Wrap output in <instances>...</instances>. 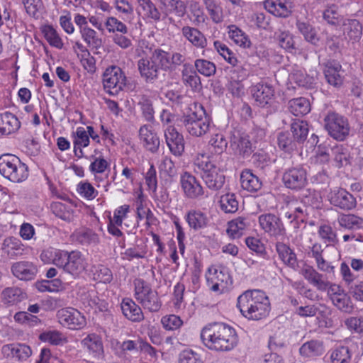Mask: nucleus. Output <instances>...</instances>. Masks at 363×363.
<instances>
[{
	"mask_svg": "<svg viewBox=\"0 0 363 363\" xmlns=\"http://www.w3.org/2000/svg\"><path fill=\"white\" fill-rule=\"evenodd\" d=\"M135 298L144 309L157 312L161 308V301L157 292L150 285L141 279L134 280Z\"/></svg>",
	"mask_w": 363,
	"mask_h": 363,
	"instance_id": "7",
	"label": "nucleus"
},
{
	"mask_svg": "<svg viewBox=\"0 0 363 363\" xmlns=\"http://www.w3.org/2000/svg\"><path fill=\"white\" fill-rule=\"evenodd\" d=\"M59 323L71 330H79L86 324L84 316L77 309L71 307L59 310L57 313Z\"/></svg>",
	"mask_w": 363,
	"mask_h": 363,
	"instance_id": "10",
	"label": "nucleus"
},
{
	"mask_svg": "<svg viewBox=\"0 0 363 363\" xmlns=\"http://www.w3.org/2000/svg\"><path fill=\"white\" fill-rule=\"evenodd\" d=\"M341 68V65L337 62H330L326 65L324 69V74L330 84L334 86H338L342 84Z\"/></svg>",
	"mask_w": 363,
	"mask_h": 363,
	"instance_id": "34",
	"label": "nucleus"
},
{
	"mask_svg": "<svg viewBox=\"0 0 363 363\" xmlns=\"http://www.w3.org/2000/svg\"><path fill=\"white\" fill-rule=\"evenodd\" d=\"M328 295L333 304L340 311L350 314L354 311V304L350 296L337 285L328 288Z\"/></svg>",
	"mask_w": 363,
	"mask_h": 363,
	"instance_id": "13",
	"label": "nucleus"
},
{
	"mask_svg": "<svg viewBox=\"0 0 363 363\" xmlns=\"http://www.w3.org/2000/svg\"><path fill=\"white\" fill-rule=\"evenodd\" d=\"M11 272L20 280L28 281L35 277L38 269L33 262L21 261L12 264Z\"/></svg>",
	"mask_w": 363,
	"mask_h": 363,
	"instance_id": "22",
	"label": "nucleus"
},
{
	"mask_svg": "<svg viewBox=\"0 0 363 363\" xmlns=\"http://www.w3.org/2000/svg\"><path fill=\"white\" fill-rule=\"evenodd\" d=\"M1 352L6 358H16L18 361L26 360L32 354L30 347L24 344L11 343L4 345Z\"/></svg>",
	"mask_w": 363,
	"mask_h": 363,
	"instance_id": "19",
	"label": "nucleus"
},
{
	"mask_svg": "<svg viewBox=\"0 0 363 363\" xmlns=\"http://www.w3.org/2000/svg\"><path fill=\"white\" fill-rule=\"evenodd\" d=\"M214 47L218 52L232 66L237 65L238 59L235 54L223 43L220 41L214 42Z\"/></svg>",
	"mask_w": 363,
	"mask_h": 363,
	"instance_id": "58",
	"label": "nucleus"
},
{
	"mask_svg": "<svg viewBox=\"0 0 363 363\" xmlns=\"http://www.w3.org/2000/svg\"><path fill=\"white\" fill-rule=\"evenodd\" d=\"M24 298L25 294L18 287H7L1 292V300L5 304L14 305Z\"/></svg>",
	"mask_w": 363,
	"mask_h": 363,
	"instance_id": "41",
	"label": "nucleus"
},
{
	"mask_svg": "<svg viewBox=\"0 0 363 363\" xmlns=\"http://www.w3.org/2000/svg\"><path fill=\"white\" fill-rule=\"evenodd\" d=\"M296 26L306 41L313 44H315L318 41L317 32L311 23L306 21L298 20Z\"/></svg>",
	"mask_w": 363,
	"mask_h": 363,
	"instance_id": "45",
	"label": "nucleus"
},
{
	"mask_svg": "<svg viewBox=\"0 0 363 363\" xmlns=\"http://www.w3.org/2000/svg\"><path fill=\"white\" fill-rule=\"evenodd\" d=\"M276 250L279 258L290 267L295 268L297 266L296 257L293 250L286 244L278 242L276 244Z\"/></svg>",
	"mask_w": 363,
	"mask_h": 363,
	"instance_id": "36",
	"label": "nucleus"
},
{
	"mask_svg": "<svg viewBox=\"0 0 363 363\" xmlns=\"http://www.w3.org/2000/svg\"><path fill=\"white\" fill-rule=\"evenodd\" d=\"M279 147L285 152H291L296 149L298 143L288 132H281L277 135Z\"/></svg>",
	"mask_w": 363,
	"mask_h": 363,
	"instance_id": "47",
	"label": "nucleus"
},
{
	"mask_svg": "<svg viewBox=\"0 0 363 363\" xmlns=\"http://www.w3.org/2000/svg\"><path fill=\"white\" fill-rule=\"evenodd\" d=\"M209 145L216 154L220 155L225 150L228 143L223 134L216 133L211 137Z\"/></svg>",
	"mask_w": 363,
	"mask_h": 363,
	"instance_id": "62",
	"label": "nucleus"
},
{
	"mask_svg": "<svg viewBox=\"0 0 363 363\" xmlns=\"http://www.w3.org/2000/svg\"><path fill=\"white\" fill-rule=\"evenodd\" d=\"M139 137L143 147L151 152L157 151L160 147V139L152 128L149 125H143L139 130Z\"/></svg>",
	"mask_w": 363,
	"mask_h": 363,
	"instance_id": "20",
	"label": "nucleus"
},
{
	"mask_svg": "<svg viewBox=\"0 0 363 363\" xmlns=\"http://www.w3.org/2000/svg\"><path fill=\"white\" fill-rule=\"evenodd\" d=\"M324 352L323 343L318 340H311L304 343L299 350L301 356L313 358L321 355Z\"/></svg>",
	"mask_w": 363,
	"mask_h": 363,
	"instance_id": "38",
	"label": "nucleus"
},
{
	"mask_svg": "<svg viewBox=\"0 0 363 363\" xmlns=\"http://www.w3.org/2000/svg\"><path fill=\"white\" fill-rule=\"evenodd\" d=\"M237 306L241 313L250 320H258L267 317L270 303L264 292L259 290L247 291L238 298Z\"/></svg>",
	"mask_w": 363,
	"mask_h": 363,
	"instance_id": "2",
	"label": "nucleus"
},
{
	"mask_svg": "<svg viewBox=\"0 0 363 363\" xmlns=\"http://www.w3.org/2000/svg\"><path fill=\"white\" fill-rule=\"evenodd\" d=\"M82 344L84 348H86L89 352L94 357L99 356L103 353V344L101 337L96 334L92 333L88 335L83 340Z\"/></svg>",
	"mask_w": 363,
	"mask_h": 363,
	"instance_id": "40",
	"label": "nucleus"
},
{
	"mask_svg": "<svg viewBox=\"0 0 363 363\" xmlns=\"http://www.w3.org/2000/svg\"><path fill=\"white\" fill-rule=\"evenodd\" d=\"M123 314L133 322H140L144 319L143 313L140 307L131 298H125L121 303Z\"/></svg>",
	"mask_w": 363,
	"mask_h": 363,
	"instance_id": "26",
	"label": "nucleus"
},
{
	"mask_svg": "<svg viewBox=\"0 0 363 363\" xmlns=\"http://www.w3.org/2000/svg\"><path fill=\"white\" fill-rule=\"evenodd\" d=\"M325 128L333 139L345 140L350 134V125L348 119L335 112H329L324 118Z\"/></svg>",
	"mask_w": 363,
	"mask_h": 363,
	"instance_id": "8",
	"label": "nucleus"
},
{
	"mask_svg": "<svg viewBox=\"0 0 363 363\" xmlns=\"http://www.w3.org/2000/svg\"><path fill=\"white\" fill-rule=\"evenodd\" d=\"M182 80L186 85L194 89H197L201 86L200 77L191 67L186 65H184L182 70Z\"/></svg>",
	"mask_w": 363,
	"mask_h": 363,
	"instance_id": "50",
	"label": "nucleus"
},
{
	"mask_svg": "<svg viewBox=\"0 0 363 363\" xmlns=\"http://www.w3.org/2000/svg\"><path fill=\"white\" fill-rule=\"evenodd\" d=\"M282 180L286 187L293 190H300L308 183L307 172L301 167H291L285 171Z\"/></svg>",
	"mask_w": 363,
	"mask_h": 363,
	"instance_id": "14",
	"label": "nucleus"
},
{
	"mask_svg": "<svg viewBox=\"0 0 363 363\" xmlns=\"http://www.w3.org/2000/svg\"><path fill=\"white\" fill-rule=\"evenodd\" d=\"M184 218L189 228L195 231L207 228L210 223L208 215L200 209L189 210Z\"/></svg>",
	"mask_w": 363,
	"mask_h": 363,
	"instance_id": "21",
	"label": "nucleus"
},
{
	"mask_svg": "<svg viewBox=\"0 0 363 363\" xmlns=\"http://www.w3.org/2000/svg\"><path fill=\"white\" fill-rule=\"evenodd\" d=\"M52 213L60 218L69 220L72 218L70 208L61 202H52L50 206Z\"/></svg>",
	"mask_w": 363,
	"mask_h": 363,
	"instance_id": "61",
	"label": "nucleus"
},
{
	"mask_svg": "<svg viewBox=\"0 0 363 363\" xmlns=\"http://www.w3.org/2000/svg\"><path fill=\"white\" fill-rule=\"evenodd\" d=\"M189 110L190 112L184 114L181 119L186 131L195 137H201L210 131L212 123L203 107L194 104Z\"/></svg>",
	"mask_w": 363,
	"mask_h": 363,
	"instance_id": "4",
	"label": "nucleus"
},
{
	"mask_svg": "<svg viewBox=\"0 0 363 363\" xmlns=\"http://www.w3.org/2000/svg\"><path fill=\"white\" fill-rule=\"evenodd\" d=\"M62 269L71 274L74 278L78 277L86 269V259L79 251L68 252Z\"/></svg>",
	"mask_w": 363,
	"mask_h": 363,
	"instance_id": "15",
	"label": "nucleus"
},
{
	"mask_svg": "<svg viewBox=\"0 0 363 363\" xmlns=\"http://www.w3.org/2000/svg\"><path fill=\"white\" fill-rule=\"evenodd\" d=\"M206 8L214 23H220L223 20L222 9L216 4L214 0H203Z\"/></svg>",
	"mask_w": 363,
	"mask_h": 363,
	"instance_id": "60",
	"label": "nucleus"
},
{
	"mask_svg": "<svg viewBox=\"0 0 363 363\" xmlns=\"http://www.w3.org/2000/svg\"><path fill=\"white\" fill-rule=\"evenodd\" d=\"M164 137L170 152L175 156H181L184 151L183 135L173 125H169L164 130Z\"/></svg>",
	"mask_w": 363,
	"mask_h": 363,
	"instance_id": "18",
	"label": "nucleus"
},
{
	"mask_svg": "<svg viewBox=\"0 0 363 363\" xmlns=\"http://www.w3.org/2000/svg\"><path fill=\"white\" fill-rule=\"evenodd\" d=\"M42 32L45 39L51 46L57 48H62V41L52 26H45L42 29Z\"/></svg>",
	"mask_w": 363,
	"mask_h": 363,
	"instance_id": "56",
	"label": "nucleus"
},
{
	"mask_svg": "<svg viewBox=\"0 0 363 363\" xmlns=\"http://www.w3.org/2000/svg\"><path fill=\"white\" fill-rule=\"evenodd\" d=\"M80 33L89 48L98 50L102 46V40L98 37L97 33L94 29L87 28L81 31Z\"/></svg>",
	"mask_w": 363,
	"mask_h": 363,
	"instance_id": "52",
	"label": "nucleus"
},
{
	"mask_svg": "<svg viewBox=\"0 0 363 363\" xmlns=\"http://www.w3.org/2000/svg\"><path fill=\"white\" fill-rule=\"evenodd\" d=\"M289 79L299 86L311 88L315 83V77L313 75L306 74L304 70L295 69L289 75Z\"/></svg>",
	"mask_w": 363,
	"mask_h": 363,
	"instance_id": "37",
	"label": "nucleus"
},
{
	"mask_svg": "<svg viewBox=\"0 0 363 363\" xmlns=\"http://www.w3.org/2000/svg\"><path fill=\"white\" fill-rule=\"evenodd\" d=\"M351 355L347 347L340 346L335 348L331 353L330 359L333 363H347Z\"/></svg>",
	"mask_w": 363,
	"mask_h": 363,
	"instance_id": "59",
	"label": "nucleus"
},
{
	"mask_svg": "<svg viewBox=\"0 0 363 363\" xmlns=\"http://www.w3.org/2000/svg\"><path fill=\"white\" fill-rule=\"evenodd\" d=\"M76 240L82 245H96L99 243V237L89 229L80 230L74 233Z\"/></svg>",
	"mask_w": 363,
	"mask_h": 363,
	"instance_id": "48",
	"label": "nucleus"
},
{
	"mask_svg": "<svg viewBox=\"0 0 363 363\" xmlns=\"http://www.w3.org/2000/svg\"><path fill=\"white\" fill-rule=\"evenodd\" d=\"M145 17L154 22L162 19V13L151 0H136Z\"/></svg>",
	"mask_w": 363,
	"mask_h": 363,
	"instance_id": "35",
	"label": "nucleus"
},
{
	"mask_svg": "<svg viewBox=\"0 0 363 363\" xmlns=\"http://www.w3.org/2000/svg\"><path fill=\"white\" fill-rule=\"evenodd\" d=\"M151 60L157 65L159 69L170 68V54L161 49H156L151 55Z\"/></svg>",
	"mask_w": 363,
	"mask_h": 363,
	"instance_id": "49",
	"label": "nucleus"
},
{
	"mask_svg": "<svg viewBox=\"0 0 363 363\" xmlns=\"http://www.w3.org/2000/svg\"><path fill=\"white\" fill-rule=\"evenodd\" d=\"M182 35L194 47L197 48H205L207 46V39L204 34L199 29L191 27L184 26L182 28Z\"/></svg>",
	"mask_w": 363,
	"mask_h": 363,
	"instance_id": "30",
	"label": "nucleus"
},
{
	"mask_svg": "<svg viewBox=\"0 0 363 363\" xmlns=\"http://www.w3.org/2000/svg\"><path fill=\"white\" fill-rule=\"evenodd\" d=\"M328 197L331 204L343 210H351L356 206L355 198L342 188L331 189Z\"/></svg>",
	"mask_w": 363,
	"mask_h": 363,
	"instance_id": "17",
	"label": "nucleus"
},
{
	"mask_svg": "<svg viewBox=\"0 0 363 363\" xmlns=\"http://www.w3.org/2000/svg\"><path fill=\"white\" fill-rule=\"evenodd\" d=\"M342 31L346 40L354 43L362 37V26L356 19H346L342 23Z\"/></svg>",
	"mask_w": 363,
	"mask_h": 363,
	"instance_id": "29",
	"label": "nucleus"
},
{
	"mask_svg": "<svg viewBox=\"0 0 363 363\" xmlns=\"http://www.w3.org/2000/svg\"><path fill=\"white\" fill-rule=\"evenodd\" d=\"M291 4L288 0H267L264 8L276 16L286 18L292 12Z\"/></svg>",
	"mask_w": 363,
	"mask_h": 363,
	"instance_id": "23",
	"label": "nucleus"
},
{
	"mask_svg": "<svg viewBox=\"0 0 363 363\" xmlns=\"http://www.w3.org/2000/svg\"><path fill=\"white\" fill-rule=\"evenodd\" d=\"M21 126L18 118L13 113L6 111L0 113V135H9L16 132Z\"/></svg>",
	"mask_w": 363,
	"mask_h": 363,
	"instance_id": "25",
	"label": "nucleus"
},
{
	"mask_svg": "<svg viewBox=\"0 0 363 363\" xmlns=\"http://www.w3.org/2000/svg\"><path fill=\"white\" fill-rule=\"evenodd\" d=\"M0 173L11 182H22L28 177V169L16 155L5 154L0 156Z\"/></svg>",
	"mask_w": 363,
	"mask_h": 363,
	"instance_id": "5",
	"label": "nucleus"
},
{
	"mask_svg": "<svg viewBox=\"0 0 363 363\" xmlns=\"http://www.w3.org/2000/svg\"><path fill=\"white\" fill-rule=\"evenodd\" d=\"M291 131L293 137L298 144L303 143L308 135V125L303 121H294L291 124Z\"/></svg>",
	"mask_w": 363,
	"mask_h": 363,
	"instance_id": "43",
	"label": "nucleus"
},
{
	"mask_svg": "<svg viewBox=\"0 0 363 363\" xmlns=\"http://www.w3.org/2000/svg\"><path fill=\"white\" fill-rule=\"evenodd\" d=\"M138 68L140 76L145 79L147 82H152L158 77L160 69L153 63L151 58H141L138 62Z\"/></svg>",
	"mask_w": 363,
	"mask_h": 363,
	"instance_id": "28",
	"label": "nucleus"
},
{
	"mask_svg": "<svg viewBox=\"0 0 363 363\" xmlns=\"http://www.w3.org/2000/svg\"><path fill=\"white\" fill-rule=\"evenodd\" d=\"M240 182L243 189L250 192H256L259 191L262 183L259 179L255 175L251 170L244 169L240 174Z\"/></svg>",
	"mask_w": 363,
	"mask_h": 363,
	"instance_id": "32",
	"label": "nucleus"
},
{
	"mask_svg": "<svg viewBox=\"0 0 363 363\" xmlns=\"http://www.w3.org/2000/svg\"><path fill=\"white\" fill-rule=\"evenodd\" d=\"M261 228L269 236L275 238L284 237L286 229L281 219L273 213H265L259 216Z\"/></svg>",
	"mask_w": 363,
	"mask_h": 363,
	"instance_id": "11",
	"label": "nucleus"
},
{
	"mask_svg": "<svg viewBox=\"0 0 363 363\" xmlns=\"http://www.w3.org/2000/svg\"><path fill=\"white\" fill-rule=\"evenodd\" d=\"M92 272L93 279L99 282L109 284L113 279L111 270L102 264L94 267Z\"/></svg>",
	"mask_w": 363,
	"mask_h": 363,
	"instance_id": "51",
	"label": "nucleus"
},
{
	"mask_svg": "<svg viewBox=\"0 0 363 363\" xmlns=\"http://www.w3.org/2000/svg\"><path fill=\"white\" fill-rule=\"evenodd\" d=\"M201 339L209 350L219 352L233 350L238 340L235 329L220 323H214L204 327L201 332Z\"/></svg>",
	"mask_w": 363,
	"mask_h": 363,
	"instance_id": "1",
	"label": "nucleus"
},
{
	"mask_svg": "<svg viewBox=\"0 0 363 363\" xmlns=\"http://www.w3.org/2000/svg\"><path fill=\"white\" fill-rule=\"evenodd\" d=\"M248 226H250V222L247 218L238 217L228 222L227 233L232 238H239Z\"/></svg>",
	"mask_w": 363,
	"mask_h": 363,
	"instance_id": "33",
	"label": "nucleus"
},
{
	"mask_svg": "<svg viewBox=\"0 0 363 363\" xmlns=\"http://www.w3.org/2000/svg\"><path fill=\"white\" fill-rule=\"evenodd\" d=\"M318 269L325 273L323 274L319 273L312 266L305 265L301 270L303 277L311 285L315 286L318 291H325L330 286V282L328 280V277L334 274L335 267L330 262L325 261L320 264Z\"/></svg>",
	"mask_w": 363,
	"mask_h": 363,
	"instance_id": "6",
	"label": "nucleus"
},
{
	"mask_svg": "<svg viewBox=\"0 0 363 363\" xmlns=\"http://www.w3.org/2000/svg\"><path fill=\"white\" fill-rule=\"evenodd\" d=\"M251 92L257 104L262 107L268 104L274 96L272 86L262 83L254 85L251 89Z\"/></svg>",
	"mask_w": 363,
	"mask_h": 363,
	"instance_id": "24",
	"label": "nucleus"
},
{
	"mask_svg": "<svg viewBox=\"0 0 363 363\" xmlns=\"http://www.w3.org/2000/svg\"><path fill=\"white\" fill-rule=\"evenodd\" d=\"M105 26L109 33L120 32L123 34L128 33L126 26L116 17H108L105 22Z\"/></svg>",
	"mask_w": 363,
	"mask_h": 363,
	"instance_id": "63",
	"label": "nucleus"
},
{
	"mask_svg": "<svg viewBox=\"0 0 363 363\" xmlns=\"http://www.w3.org/2000/svg\"><path fill=\"white\" fill-rule=\"evenodd\" d=\"M219 202L220 208L226 213H233L238 210V201L233 194L223 195Z\"/></svg>",
	"mask_w": 363,
	"mask_h": 363,
	"instance_id": "53",
	"label": "nucleus"
},
{
	"mask_svg": "<svg viewBox=\"0 0 363 363\" xmlns=\"http://www.w3.org/2000/svg\"><path fill=\"white\" fill-rule=\"evenodd\" d=\"M303 204L296 206L294 208V219L303 221L306 216L312 211L313 208L318 206V201L313 194H309L305 196L303 200Z\"/></svg>",
	"mask_w": 363,
	"mask_h": 363,
	"instance_id": "31",
	"label": "nucleus"
},
{
	"mask_svg": "<svg viewBox=\"0 0 363 363\" xmlns=\"http://www.w3.org/2000/svg\"><path fill=\"white\" fill-rule=\"evenodd\" d=\"M143 117L145 121L152 122L154 121L155 111L153 108L152 100L150 97L143 95L139 98L137 104Z\"/></svg>",
	"mask_w": 363,
	"mask_h": 363,
	"instance_id": "42",
	"label": "nucleus"
},
{
	"mask_svg": "<svg viewBox=\"0 0 363 363\" xmlns=\"http://www.w3.org/2000/svg\"><path fill=\"white\" fill-rule=\"evenodd\" d=\"M340 226L348 228H359L363 225V219L353 214L342 215L338 218Z\"/></svg>",
	"mask_w": 363,
	"mask_h": 363,
	"instance_id": "55",
	"label": "nucleus"
},
{
	"mask_svg": "<svg viewBox=\"0 0 363 363\" xmlns=\"http://www.w3.org/2000/svg\"><path fill=\"white\" fill-rule=\"evenodd\" d=\"M180 184L185 196L189 199H196L204 194V189L201 183L188 172L181 175Z\"/></svg>",
	"mask_w": 363,
	"mask_h": 363,
	"instance_id": "16",
	"label": "nucleus"
},
{
	"mask_svg": "<svg viewBox=\"0 0 363 363\" xmlns=\"http://www.w3.org/2000/svg\"><path fill=\"white\" fill-rule=\"evenodd\" d=\"M196 70L206 77L213 75L216 72V67L213 62L203 59H199L195 61Z\"/></svg>",
	"mask_w": 363,
	"mask_h": 363,
	"instance_id": "57",
	"label": "nucleus"
},
{
	"mask_svg": "<svg viewBox=\"0 0 363 363\" xmlns=\"http://www.w3.org/2000/svg\"><path fill=\"white\" fill-rule=\"evenodd\" d=\"M194 164L208 189L218 191L223 187L225 178L213 157L199 154L195 158Z\"/></svg>",
	"mask_w": 363,
	"mask_h": 363,
	"instance_id": "3",
	"label": "nucleus"
},
{
	"mask_svg": "<svg viewBox=\"0 0 363 363\" xmlns=\"http://www.w3.org/2000/svg\"><path fill=\"white\" fill-rule=\"evenodd\" d=\"M2 250L9 258L13 259L22 254L23 249L19 240L10 237L4 240Z\"/></svg>",
	"mask_w": 363,
	"mask_h": 363,
	"instance_id": "44",
	"label": "nucleus"
},
{
	"mask_svg": "<svg viewBox=\"0 0 363 363\" xmlns=\"http://www.w3.org/2000/svg\"><path fill=\"white\" fill-rule=\"evenodd\" d=\"M125 76L121 68H108L103 75L104 89L110 94H117L125 85Z\"/></svg>",
	"mask_w": 363,
	"mask_h": 363,
	"instance_id": "9",
	"label": "nucleus"
},
{
	"mask_svg": "<svg viewBox=\"0 0 363 363\" xmlns=\"http://www.w3.org/2000/svg\"><path fill=\"white\" fill-rule=\"evenodd\" d=\"M208 284L213 291L223 290L231 283L230 274L226 268L221 266H211L206 274Z\"/></svg>",
	"mask_w": 363,
	"mask_h": 363,
	"instance_id": "12",
	"label": "nucleus"
},
{
	"mask_svg": "<svg viewBox=\"0 0 363 363\" xmlns=\"http://www.w3.org/2000/svg\"><path fill=\"white\" fill-rule=\"evenodd\" d=\"M67 253V251L49 247L41 252L40 258L45 263L52 264L59 268H62Z\"/></svg>",
	"mask_w": 363,
	"mask_h": 363,
	"instance_id": "27",
	"label": "nucleus"
},
{
	"mask_svg": "<svg viewBox=\"0 0 363 363\" xmlns=\"http://www.w3.org/2000/svg\"><path fill=\"white\" fill-rule=\"evenodd\" d=\"M229 36L237 45L240 46L245 48L249 47L250 45L249 39L244 35L241 30L235 26H232L230 27Z\"/></svg>",
	"mask_w": 363,
	"mask_h": 363,
	"instance_id": "64",
	"label": "nucleus"
},
{
	"mask_svg": "<svg viewBox=\"0 0 363 363\" xmlns=\"http://www.w3.org/2000/svg\"><path fill=\"white\" fill-rule=\"evenodd\" d=\"M289 110L296 116H304L311 110L309 101L304 97L293 99L289 101Z\"/></svg>",
	"mask_w": 363,
	"mask_h": 363,
	"instance_id": "39",
	"label": "nucleus"
},
{
	"mask_svg": "<svg viewBox=\"0 0 363 363\" xmlns=\"http://www.w3.org/2000/svg\"><path fill=\"white\" fill-rule=\"evenodd\" d=\"M331 155L337 167L347 165L349 163V152L342 145H336L331 149Z\"/></svg>",
	"mask_w": 363,
	"mask_h": 363,
	"instance_id": "54",
	"label": "nucleus"
},
{
	"mask_svg": "<svg viewBox=\"0 0 363 363\" xmlns=\"http://www.w3.org/2000/svg\"><path fill=\"white\" fill-rule=\"evenodd\" d=\"M235 152L243 157H248L252 153V145L248 138L240 137L234 138L230 144Z\"/></svg>",
	"mask_w": 363,
	"mask_h": 363,
	"instance_id": "46",
	"label": "nucleus"
}]
</instances>
